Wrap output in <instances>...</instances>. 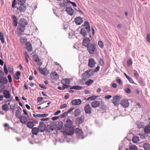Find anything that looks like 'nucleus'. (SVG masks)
Segmentation results:
<instances>
[{
  "mask_svg": "<svg viewBox=\"0 0 150 150\" xmlns=\"http://www.w3.org/2000/svg\"><path fill=\"white\" fill-rule=\"evenodd\" d=\"M26 0H14L12 2V7L13 8H17L18 10L21 12H24L26 9L24 5Z\"/></svg>",
  "mask_w": 150,
  "mask_h": 150,
  "instance_id": "1",
  "label": "nucleus"
},
{
  "mask_svg": "<svg viewBox=\"0 0 150 150\" xmlns=\"http://www.w3.org/2000/svg\"><path fill=\"white\" fill-rule=\"evenodd\" d=\"M73 121L70 119L67 120L65 124V127L67 128V131L69 135H72L74 132V129L73 126Z\"/></svg>",
  "mask_w": 150,
  "mask_h": 150,
  "instance_id": "2",
  "label": "nucleus"
},
{
  "mask_svg": "<svg viewBox=\"0 0 150 150\" xmlns=\"http://www.w3.org/2000/svg\"><path fill=\"white\" fill-rule=\"evenodd\" d=\"M27 24L26 20L24 18L21 19L18 23V28L21 32H23L25 29V26Z\"/></svg>",
  "mask_w": 150,
  "mask_h": 150,
  "instance_id": "3",
  "label": "nucleus"
},
{
  "mask_svg": "<svg viewBox=\"0 0 150 150\" xmlns=\"http://www.w3.org/2000/svg\"><path fill=\"white\" fill-rule=\"evenodd\" d=\"M87 47V50L91 54H93L96 50V45L95 44L91 43Z\"/></svg>",
  "mask_w": 150,
  "mask_h": 150,
  "instance_id": "4",
  "label": "nucleus"
},
{
  "mask_svg": "<svg viewBox=\"0 0 150 150\" xmlns=\"http://www.w3.org/2000/svg\"><path fill=\"white\" fill-rule=\"evenodd\" d=\"M76 133L77 135L78 139H83L84 137L83 136V132L79 128H76L75 130Z\"/></svg>",
  "mask_w": 150,
  "mask_h": 150,
  "instance_id": "5",
  "label": "nucleus"
},
{
  "mask_svg": "<svg viewBox=\"0 0 150 150\" xmlns=\"http://www.w3.org/2000/svg\"><path fill=\"white\" fill-rule=\"evenodd\" d=\"M100 104L102 105V106L104 105V102L102 101H98L96 100H94L91 103L92 106L93 108L98 107Z\"/></svg>",
  "mask_w": 150,
  "mask_h": 150,
  "instance_id": "6",
  "label": "nucleus"
},
{
  "mask_svg": "<svg viewBox=\"0 0 150 150\" xmlns=\"http://www.w3.org/2000/svg\"><path fill=\"white\" fill-rule=\"evenodd\" d=\"M46 126V125L43 122H40L38 128L39 130V132H44L45 130Z\"/></svg>",
  "mask_w": 150,
  "mask_h": 150,
  "instance_id": "7",
  "label": "nucleus"
},
{
  "mask_svg": "<svg viewBox=\"0 0 150 150\" xmlns=\"http://www.w3.org/2000/svg\"><path fill=\"white\" fill-rule=\"evenodd\" d=\"M90 40L88 38H84L83 40V45L84 46L86 47H88L89 45L91 44Z\"/></svg>",
  "mask_w": 150,
  "mask_h": 150,
  "instance_id": "8",
  "label": "nucleus"
},
{
  "mask_svg": "<svg viewBox=\"0 0 150 150\" xmlns=\"http://www.w3.org/2000/svg\"><path fill=\"white\" fill-rule=\"evenodd\" d=\"M84 110L86 114H91L92 109L90 105L89 104L86 105L84 107Z\"/></svg>",
  "mask_w": 150,
  "mask_h": 150,
  "instance_id": "9",
  "label": "nucleus"
},
{
  "mask_svg": "<svg viewBox=\"0 0 150 150\" xmlns=\"http://www.w3.org/2000/svg\"><path fill=\"white\" fill-rule=\"evenodd\" d=\"M84 120V116L83 115H81L80 117H77L75 120L76 124H80Z\"/></svg>",
  "mask_w": 150,
  "mask_h": 150,
  "instance_id": "10",
  "label": "nucleus"
},
{
  "mask_svg": "<svg viewBox=\"0 0 150 150\" xmlns=\"http://www.w3.org/2000/svg\"><path fill=\"white\" fill-rule=\"evenodd\" d=\"M19 119L21 123L25 124L27 123L26 125L28 127V122H27L28 120L25 116H22L20 117Z\"/></svg>",
  "mask_w": 150,
  "mask_h": 150,
  "instance_id": "11",
  "label": "nucleus"
},
{
  "mask_svg": "<svg viewBox=\"0 0 150 150\" xmlns=\"http://www.w3.org/2000/svg\"><path fill=\"white\" fill-rule=\"evenodd\" d=\"M8 82V80L6 77L3 76L0 78V83L1 85L6 84Z\"/></svg>",
  "mask_w": 150,
  "mask_h": 150,
  "instance_id": "12",
  "label": "nucleus"
},
{
  "mask_svg": "<svg viewBox=\"0 0 150 150\" xmlns=\"http://www.w3.org/2000/svg\"><path fill=\"white\" fill-rule=\"evenodd\" d=\"M120 104L124 107L127 108L129 106V103L127 100L125 99L121 101Z\"/></svg>",
  "mask_w": 150,
  "mask_h": 150,
  "instance_id": "13",
  "label": "nucleus"
},
{
  "mask_svg": "<svg viewBox=\"0 0 150 150\" xmlns=\"http://www.w3.org/2000/svg\"><path fill=\"white\" fill-rule=\"evenodd\" d=\"M120 96H116L113 97L112 103L115 105H117V103L120 100Z\"/></svg>",
  "mask_w": 150,
  "mask_h": 150,
  "instance_id": "14",
  "label": "nucleus"
},
{
  "mask_svg": "<svg viewBox=\"0 0 150 150\" xmlns=\"http://www.w3.org/2000/svg\"><path fill=\"white\" fill-rule=\"evenodd\" d=\"M65 11L69 15L72 16L74 13V10L71 7H67L66 8Z\"/></svg>",
  "mask_w": 150,
  "mask_h": 150,
  "instance_id": "15",
  "label": "nucleus"
},
{
  "mask_svg": "<svg viewBox=\"0 0 150 150\" xmlns=\"http://www.w3.org/2000/svg\"><path fill=\"white\" fill-rule=\"evenodd\" d=\"M3 94L4 96L6 98H9L11 96L10 92L7 90H5L3 92Z\"/></svg>",
  "mask_w": 150,
  "mask_h": 150,
  "instance_id": "16",
  "label": "nucleus"
},
{
  "mask_svg": "<svg viewBox=\"0 0 150 150\" xmlns=\"http://www.w3.org/2000/svg\"><path fill=\"white\" fill-rule=\"evenodd\" d=\"M96 64L93 58L90 59L88 60V65L91 67H93Z\"/></svg>",
  "mask_w": 150,
  "mask_h": 150,
  "instance_id": "17",
  "label": "nucleus"
},
{
  "mask_svg": "<svg viewBox=\"0 0 150 150\" xmlns=\"http://www.w3.org/2000/svg\"><path fill=\"white\" fill-rule=\"evenodd\" d=\"M74 21L78 25H79L83 22L82 18L80 17L75 18Z\"/></svg>",
  "mask_w": 150,
  "mask_h": 150,
  "instance_id": "18",
  "label": "nucleus"
},
{
  "mask_svg": "<svg viewBox=\"0 0 150 150\" xmlns=\"http://www.w3.org/2000/svg\"><path fill=\"white\" fill-rule=\"evenodd\" d=\"M81 101L80 99L74 100H72L71 103L73 105H77L81 103Z\"/></svg>",
  "mask_w": 150,
  "mask_h": 150,
  "instance_id": "19",
  "label": "nucleus"
},
{
  "mask_svg": "<svg viewBox=\"0 0 150 150\" xmlns=\"http://www.w3.org/2000/svg\"><path fill=\"white\" fill-rule=\"evenodd\" d=\"M82 26L86 27L84 28H86V30L88 32L90 31L91 29L89 24L88 21H85L84 22L83 25Z\"/></svg>",
  "mask_w": 150,
  "mask_h": 150,
  "instance_id": "20",
  "label": "nucleus"
},
{
  "mask_svg": "<svg viewBox=\"0 0 150 150\" xmlns=\"http://www.w3.org/2000/svg\"><path fill=\"white\" fill-rule=\"evenodd\" d=\"M63 126V122L60 121L56 125V128L58 130H60L62 129Z\"/></svg>",
  "mask_w": 150,
  "mask_h": 150,
  "instance_id": "21",
  "label": "nucleus"
},
{
  "mask_svg": "<svg viewBox=\"0 0 150 150\" xmlns=\"http://www.w3.org/2000/svg\"><path fill=\"white\" fill-rule=\"evenodd\" d=\"M12 18L13 20V23L14 26L16 27L18 24V20L16 16L13 15L12 17Z\"/></svg>",
  "mask_w": 150,
  "mask_h": 150,
  "instance_id": "22",
  "label": "nucleus"
},
{
  "mask_svg": "<svg viewBox=\"0 0 150 150\" xmlns=\"http://www.w3.org/2000/svg\"><path fill=\"white\" fill-rule=\"evenodd\" d=\"M94 72L91 69L88 70L86 71L85 74L88 76H90L93 74Z\"/></svg>",
  "mask_w": 150,
  "mask_h": 150,
  "instance_id": "23",
  "label": "nucleus"
},
{
  "mask_svg": "<svg viewBox=\"0 0 150 150\" xmlns=\"http://www.w3.org/2000/svg\"><path fill=\"white\" fill-rule=\"evenodd\" d=\"M38 69L40 72L42 74L45 76L47 75L46 73L45 72V71H46L47 70V69L46 68H44L42 69L40 67H39Z\"/></svg>",
  "mask_w": 150,
  "mask_h": 150,
  "instance_id": "24",
  "label": "nucleus"
},
{
  "mask_svg": "<svg viewBox=\"0 0 150 150\" xmlns=\"http://www.w3.org/2000/svg\"><path fill=\"white\" fill-rule=\"evenodd\" d=\"M86 29L84 28H82L81 29L80 33L81 34L83 37L86 36L87 34L86 31Z\"/></svg>",
  "mask_w": 150,
  "mask_h": 150,
  "instance_id": "25",
  "label": "nucleus"
},
{
  "mask_svg": "<svg viewBox=\"0 0 150 150\" xmlns=\"http://www.w3.org/2000/svg\"><path fill=\"white\" fill-rule=\"evenodd\" d=\"M144 131L145 133H150V127L149 125L146 126L144 129Z\"/></svg>",
  "mask_w": 150,
  "mask_h": 150,
  "instance_id": "26",
  "label": "nucleus"
},
{
  "mask_svg": "<svg viewBox=\"0 0 150 150\" xmlns=\"http://www.w3.org/2000/svg\"><path fill=\"white\" fill-rule=\"evenodd\" d=\"M39 131V130L37 127H34L32 129V132L33 135H37Z\"/></svg>",
  "mask_w": 150,
  "mask_h": 150,
  "instance_id": "27",
  "label": "nucleus"
},
{
  "mask_svg": "<svg viewBox=\"0 0 150 150\" xmlns=\"http://www.w3.org/2000/svg\"><path fill=\"white\" fill-rule=\"evenodd\" d=\"M81 113V111L79 108L76 109L74 111V116L77 117L79 116Z\"/></svg>",
  "mask_w": 150,
  "mask_h": 150,
  "instance_id": "28",
  "label": "nucleus"
},
{
  "mask_svg": "<svg viewBox=\"0 0 150 150\" xmlns=\"http://www.w3.org/2000/svg\"><path fill=\"white\" fill-rule=\"evenodd\" d=\"M48 115L47 114H38L36 115H34V116L35 117H46Z\"/></svg>",
  "mask_w": 150,
  "mask_h": 150,
  "instance_id": "29",
  "label": "nucleus"
},
{
  "mask_svg": "<svg viewBox=\"0 0 150 150\" xmlns=\"http://www.w3.org/2000/svg\"><path fill=\"white\" fill-rule=\"evenodd\" d=\"M83 88V87L79 86H71L70 89H74L75 90H81Z\"/></svg>",
  "mask_w": 150,
  "mask_h": 150,
  "instance_id": "30",
  "label": "nucleus"
},
{
  "mask_svg": "<svg viewBox=\"0 0 150 150\" xmlns=\"http://www.w3.org/2000/svg\"><path fill=\"white\" fill-rule=\"evenodd\" d=\"M132 140L134 143H137L139 142V139L138 137L135 136L133 137Z\"/></svg>",
  "mask_w": 150,
  "mask_h": 150,
  "instance_id": "31",
  "label": "nucleus"
},
{
  "mask_svg": "<svg viewBox=\"0 0 150 150\" xmlns=\"http://www.w3.org/2000/svg\"><path fill=\"white\" fill-rule=\"evenodd\" d=\"M20 75L21 73L19 71H17L16 73L14 75V78L16 80L19 79V76Z\"/></svg>",
  "mask_w": 150,
  "mask_h": 150,
  "instance_id": "32",
  "label": "nucleus"
},
{
  "mask_svg": "<svg viewBox=\"0 0 150 150\" xmlns=\"http://www.w3.org/2000/svg\"><path fill=\"white\" fill-rule=\"evenodd\" d=\"M94 81L93 80L89 79L85 82V84L88 86H89L93 83Z\"/></svg>",
  "mask_w": 150,
  "mask_h": 150,
  "instance_id": "33",
  "label": "nucleus"
},
{
  "mask_svg": "<svg viewBox=\"0 0 150 150\" xmlns=\"http://www.w3.org/2000/svg\"><path fill=\"white\" fill-rule=\"evenodd\" d=\"M2 109L4 111H7L8 110V106L7 104L3 105L2 107Z\"/></svg>",
  "mask_w": 150,
  "mask_h": 150,
  "instance_id": "34",
  "label": "nucleus"
},
{
  "mask_svg": "<svg viewBox=\"0 0 150 150\" xmlns=\"http://www.w3.org/2000/svg\"><path fill=\"white\" fill-rule=\"evenodd\" d=\"M143 147L145 150H150V146L148 144L144 143L143 145Z\"/></svg>",
  "mask_w": 150,
  "mask_h": 150,
  "instance_id": "35",
  "label": "nucleus"
},
{
  "mask_svg": "<svg viewBox=\"0 0 150 150\" xmlns=\"http://www.w3.org/2000/svg\"><path fill=\"white\" fill-rule=\"evenodd\" d=\"M129 150H138L137 147L134 145H132L130 146L129 148Z\"/></svg>",
  "mask_w": 150,
  "mask_h": 150,
  "instance_id": "36",
  "label": "nucleus"
},
{
  "mask_svg": "<svg viewBox=\"0 0 150 150\" xmlns=\"http://www.w3.org/2000/svg\"><path fill=\"white\" fill-rule=\"evenodd\" d=\"M59 5H60V7L62 8L63 7L66 6H67V2L64 0L62 2L60 3L59 4Z\"/></svg>",
  "mask_w": 150,
  "mask_h": 150,
  "instance_id": "37",
  "label": "nucleus"
},
{
  "mask_svg": "<svg viewBox=\"0 0 150 150\" xmlns=\"http://www.w3.org/2000/svg\"><path fill=\"white\" fill-rule=\"evenodd\" d=\"M38 56L37 54H34L33 55V60L34 61H38V60L39 59Z\"/></svg>",
  "mask_w": 150,
  "mask_h": 150,
  "instance_id": "38",
  "label": "nucleus"
},
{
  "mask_svg": "<svg viewBox=\"0 0 150 150\" xmlns=\"http://www.w3.org/2000/svg\"><path fill=\"white\" fill-rule=\"evenodd\" d=\"M0 40H1V42L2 43L4 42V34L2 33H0Z\"/></svg>",
  "mask_w": 150,
  "mask_h": 150,
  "instance_id": "39",
  "label": "nucleus"
},
{
  "mask_svg": "<svg viewBox=\"0 0 150 150\" xmlns=\"http://www.w3.org/2000/svg\"><path fill=\"white\" fill-rule=\"evenodd\" d=\"M5 86L0 84V93H2L5 90Z\"/></svg>",
  "mask_w": 150,
  "mask_h": 150,
  "instance_id": "40",
  "label": "nucleus"
},
{
  "mask_svg": "<svg viewBox=\"0 0 150 150\" xmlns=\"http://www.w3.org/2000/svg\"><path fill=\"white\" fill-rule=\"evenodd\" d=\"M27 41V39L25 37H21L20 38L21 42L23 44Z\"/></svg>",
  "mask_w": 150,
  "mask_h": 150,
  "instance_id": "41",
  "label": "nucleus"
},
{
  "mask_svg": "<svg viewBox=\"0 0 150 150\" xmlns=\"http://www.w3.org/2000/svg\"><path fill=\"white\" fill-rule=\"evenodd\" d=\"M98 45L99 47L101 48L103 47V42L102 41H99L98 42Z\"/></svg>",
  "mask_w": 150,
  "mask_h": 150,
  "instance_id": "42",
  "label": "nucleus"
},
{
  "mask_svg": "<svg viewBox=\"0 0 150 150\" xmlns=\"http://www.w3.org/2000/svg\"><path fill=\"white\" fill-rule=\"evenodd\" d=\"M34 126V124L33 122L29 121V128H32Z\"/></svg>",
  "mask_w": 150,
  "mask_h": 150,
  "instance_id": "43",
  "label": "nucleus"
},
{
  "mask_svg": "<svg viewBox=\"0 0 150 150\" xmlns=\"http://www.w3.org/2000/svg\"><path fill=\"white\" fill-rule=\"evenodd\" d=\"M54 130V129L53 128V127L52 126H50L49 127H47V130L48 132H50V131H52Z\"/></svg>",
  "mask_w": 150,
  "mask_h": 150,
  "instance_id": "44",
  "label": "nucleus"
},
{
  "mask_svg": "<svg viewBox=\"0 0 150 150\" xmlns=\"http://www.w3.org/2000/svg\"><path fill=\"white\" fill-rule=\"evenodd\" d=\"M35 62L37 63V64L40 66L42 64V62L40 59H38L37 61H36Z\"/></svg>",
  "mask_w": 150,
  "mask_h": 150,
  "instance_id": "45",
  "label": "nucleus"
},
{
  "mask_svg": "<svg viewBox=\"0 0 150 150\" xmlns=\"http://www.w3.org/2000/svg\"><path fill=\"white\" fill-rule=\"evenodd\" d=\"M35 62L37 63V64L40 66L42 64V62L40 59H38L37 61H36Z\"/></svg>",
  "mask_w": 150,
  "mask_h": 150,
  "instance_id": "46",
  "label": "nucleus"
},
{
  "mask_svg": "<svg viewBox=\"0 0 150 150\" xmlns=\"http://www.w3.org/2000/svg\"><path fill=\"white\" fill-rule=\"evenodd\" d=\"M129 81L131 83L136 84L134 82L133 79L129 76L127 78Z\"/></svg>",
  "mask_w": 150,
  "mask_h": 150,
  "instance_id": "47",
  "label": "nucleus"
},
{
  "mask_svg": "<svg viewBox=\"0 0 150 150\" xmlns=\"http://www.w3.org/2000/svg\"><path fill=\"white\" fill-rule=\"evenodd\" d=\"M116 80L117 82L119 83L120 86H122L123 84L122 80L120 79L116 78Z\"/></svg>",
  "mask_w": 150,
  "mask_h": 150,
  "instance_id": "48",
  "label": "nucleus"
},
{
  "mask_svg": "<svg viewBox=\"0 0 150 150\" xmlns=\"http://www.w3.org/2000/svg\"><path fill=\"white\" fill-rule=\"evenodd\" d=\"M24 54L25 57V58L26 59V62L28 63V54L26 52H25Z\"/></svg>",
  "mask_w": 150,
  "mask_h": 150,
  "instance_id": "49",
  "label": "nucleus"
},
{
  "mask_svg": "<svg viewBox=\"0 0 150 150\" xmlns=\"http://www.w3.org/2000/svg\"><path fill=\"white\" fill-rule=\"evenodd\" d=\"M33 50L32 46L31 43L29 42V52Z\"/></svg>",
  "mask_w": 150,
  "mask_h": 150,
  "instance_id": "50",
  "label": "nucleus"
},
{
  "mask_svg": "<svg viewBox=\"0 0 150 150\" xmlns=\"http://www.w3.org/2000/svg\"><path fill=\"white\" fill-rule=\"evenodd\" d=\"M68 115V113L67 112H65L64 113L62 114L61 115H60V117L62 118H63L64 117H65L67 115Z\"/></svg>",
  "mask_w": 150,
  "mask_h": 150,
  "instance_id": "51",
  "label": "nucleus"
},
{
  "mask_svg": "<svg viewBox=\"0 0 150 150\" xmlns=\"http://www.w3.org/2000/svg\"><path fill=\"white\" fill-rule=\"evenodd\" d=\"M51 74L52 75L54 76H55L57 78H58V74L56 73V72H52L51 73Z\"/></svg>",
  "mask_w": 150,
  "mask_h": 150,
  "instance_id": "52",
  "label": "nucleus"
},
{
  "mask_svg": "<svg viewBox=\"0 0 150 150\" xmlns=\"http://www.w3.org/2000/svg\"><path fill=\"white\" fill-rule=\"evenodd\" d=\"M146 40L148 42H150V35L149 33L147 35Z\"/></svg>",
  "mask_w": 150,
  "mask_h": 150,
  "instance_id": "53",
  "label": "nucleus"
},
{
  "mask_svg": "<svg viewBox=\"0 0 150 150\" xmlns=\"http://www.w3.org/2000/svg\"><path fill=\"white\" fill-rule=\"evenodd\" d=\"M139 135L140 136V138L142 139H146L144 135L143 134H139Z\"/></svg>",
  "mask_w": 150,
  "mask_h": 150,
  "instance_id": "54",
  "label": "nucleus"
},
{
  "mask_svg": "<svg viewBox=\"0 0 150 150\" xmlns=\"http://www.w3.org/2000/svg\"><path fill=\"white\" fill-rule=\"evenodd\" d=\"M8 79L10 83H11L12 81V78L11 75L9 74L8 76Z\"/></svg>",
  "mask_w": 150,
  "mask_h": 150,
  "instance_id": "55",
  "label": "nucleus"
},
{
  "mask_svg": "<svg viewBox=\"0 0 150 150\" xmlns=\"http://www.w3.org/2000/svg\"><path fill=\"white\" fill-rule=\"evenodd\" d=\"M100 63L101 66H103L104 65V63L103 60L102 59H100Z\"/></svg>",
  "mask_w": 150,
  "mask_h": 150,
  "instance_id": "56",
  "label": "nucleus"
},
{
  "mask_svg": "<svg viewBox=\"0 0 150 150\" xmlns=\"http://www.w3.org/2000/svg\"><path fill=\"white\" fill-rule=\"evenodd\" d=\"M97 98V96H92L90 97L91 100H93Z\"/></svg>",
  "mask_w": 150,
  "mask_h": 150,
  "instance_id": "57",
  "label": "nucleus"
},
{
  "mask_svg": "<svg viewBox=\"0 0 150 150\" xmlns=\"http://www.w3.org/2000/svg\"><path fill=\"white\" fill-rule=\"evenodd\" d=\"M126 92L128 93H130L131 92V91L129 88H126L125 89Z\"/></svg>",
  "mask_w": 150,
  "mask_h": 150,
  "instance_id": "58",
  "label": "nucleus"
},
{
  "mask_svg": "<svg viewBox=\"0 0 150 150\" xmlns=\"http://www.w3.org/2000/svg\"><path fill=\"white\" fill-rule=\"evenodd\" d=\"M132 64V62L131 60H129L127 62V64L128 66L131 65Z\"/></svg>",
  "mask_w": 150,
  "mask_h": 150,
  "instance_id": "59",
  "label": "nucleus"
},
{
  "mask_svg": "<svg viewBox=\"0 0 150 150\" xmlns=\"http://www.w3.org/2000/svg\"><path fill=\"white\" fill-rule=\"evenodd\" d=\"M21 112L18 110H17L16 112V117H18L20 114Z\"/></svg>",
  "mask_w": 150,
  "mask_h": 150,
  "instance_id": "60",
  "label": "nucleus"
},
{
  "mask_svg": "<svg viewBox=\"0 0 150 150\" xmlns=\"http://www.w3.org/2000/svg\"><path fill=\"white\" fill-rule=\"evenodd\" d=\"M4 75V72L2 70H0V78L3 76Z\"/></svg>",
  "mask_w": 150,
  "mask_h": 150,
  "instance_id": "61",
  "label": "nucleus"
},
{
  "mask_svg": "<svg viewBox=\"0 0 150 150\" xmlns=\"http://www.w3.org/2000/svg\"><path fill=\"white\" fill-rule=\"evenodd\" d=\"M43 100V98L42 97H39L37 98L38 101L39 103H40Z\"/></svg>",
  "mask_w": 150,
  "mask_h": 150,
  "instance_id": "62",
  "label": "nucleus"
},
{
  "mask_svg": "<svg viewBox=\"0 0 150 150\" xmlns=\"http://www.w3.org/2000/svg\"><path fill=\"white\" fill-rule=\"evenodd\" d=\"M74 108H71L68 110L67 111V113L68 114V113H70L74 109Z\"/></svg>",
  "mask_w": 150,
  "mask_h": 150,
  "instance_id": "63",
  "label": "nucleus"
},
{
  "mask_svg": "<svg viewBox=\"0 0 150 150\" xmlns=\"http://www.w3.org/2000/svg\"><path fill=\"white\" fill-rule=\"evenodd\" d=\"M112 97V96L110 95H108L105 96V98L106 99H109L111 98Z\"/></svg>",
  "mask_w": 150,
  "mask_h": 150,
  "instance_id": "64",
  "label": "nucleus"
}]
</instances>
